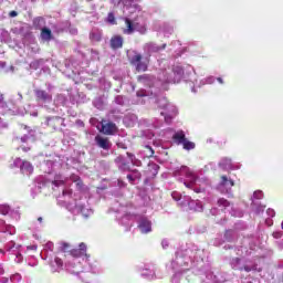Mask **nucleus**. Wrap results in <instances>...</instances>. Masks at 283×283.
<instances>
[{
	"instance_id": "nucleus-1",
	"label": "nucleus",
	"mask_w": 283,
	"mask_h": 283,
	"mask_svg": "<svg viewBox=\"0 0 283 283\" xmlns=\"http://www.w3.org/2000/svg\"><path fill=\"white\" fill-rule=\"evenodd\" d=\"M114 6L124 4L130 18H125L126 29L124 34H133L136 30L137 32L145 31V19L143 18V11L140 6L134 2V0H112Z\"/></svg>"
},
{
	"instance_id": "nucleus-2",
	"label": "nucleus",
	"mask_w": 283,
	"mask_h": 283,
	"mask_svg": "<svg viewBox=\"0 0 283 283\" xmlns=\"http://www.w3.org/2000/svg\"><path fill=\"white\" fill-rule=\"evenodd\" d=\"M175 176H185V179L180 178L179 180L184 182L187 189H193L196 182H198V176L191 171L187 166H182L180 169L175 170Z\"/></svg>"
},
{
	"instance_id": "nucleus-3",
	"label": "nucleus",
	"mask_w": 283,
	"mask_h": 283,
	"mask_svg": "<svg viewBox=\"0 0 283 283\" xmlns=\"http://www.w3.org/2000/svg\"><path fill=\"white\" fill-rule=\"evenodd\" d=\"M182 74L185 71L180 66H176L171 72L161 71L158 74V80L163 83H180V78H182Z\"/></svg>"
},
{
	"instance_id": "nucleus-4",
	"label": "nucleus",
	"mask_w": 283,
	"mask_h": 283,
	"mask_svg": "<svg viewBox=\"0 0 283 283\" xmlns=\"http://www.w3.org/2000/svg\"><path fill=\"white\" fill-rule=\"evenodd\" d=\"M158 105L164 109L161 112V116L165 117L166 123H171V118H174V116H176L178 112L176 106L172 104H169V102H167V98L165 97L158 101Z\"/></svg>"
},
{
	"instance_id": "nucleus-5",
	"label": "nucleus",
	"mask_w": 283,
	"mask_h": 283,
	"mask_svg": "<svg viewBox=\"0 0 283 283\" xmlns=\"http://www.w3.org/2000/svg\"><path fill=\"white\" fill-rule=\"evenodd\" d=\"M174 140H176L177 145H182L184 149L188 151L196 149V144L185 138V132L182 130H179L174 135Z\"/></svg>"
},
{
	"instance_id": "nucleus-6",
	"label": "nucleus",
	"mask_w": 283,
	"mask_h": 283,
	"mask_svg": "<svg viewBox=\"0 0 283 283\" xmlns=\"http://www.w3.org/2000/svg\"><path fill=\"white\" fill-rule=\"evenodd\" d=\"M130 63L136 66L137 72H147V62H143V55L135 54Z\"/></svg>"
},
{
	"instance_id": "nucleus-7",
	"label": "nucleus",
	"mask_w": 283,
	"mask_h": 283,
	"mask_svg": "<svg viewBox=\"0 0 283 283\" xmlns=\"http://www.w3.org/2000/svg\"><path fill=\"white\" fill-rule=\"evenodd\" d=\"M14 165L15 167H20L22 174H25L27 176H30V174L34 171V167H32V164H30L29 161H23L21 160V158H17L14 160Z\"/></svg>"
},
{
	"instance_id": "nucleus-8",
	"label": "nucleus",
	"mask_w": 283,
	"mask_h": 283,
	"mask_svg": "<svg viewBox=\"0 0 283 283\" xmlns=\"http://www.w3.org/2000/svg\"><path fill=\"white\" fill-rule=\"evenodd\" d=\"M186 200L181 201V207H189L192 211H202V203L200 201L191 200V197H185Z\"/></svg>"
},
{
	"instance_id": "nucleus-9",
	"label": "nucleus",
	"mask_w": 283,
	"mask_h": 283,
	"mask_svg": "<svg viewBox=\"0 0 283 283\" xmlns=\"http://www.w3.org/2000/svg\"><path fill=\"white\" fill-rule=\"evenodd\" d=\"M235 185L232 179H228L227 176L221 177V181L219 184V189L222 193H229L231 191V187Z\"/></svg>"
},
{
	"instance_id": "nucleus-10",
	"label": "nucleus",
	"mask_w": 283,
	"mask_h": 283,
	"mask_svg": "<svg viewBox=\"0 0 283 283\" xmlns=\"http://www.w3.org/2000/svg\"><path fill=\"white\" fill-rule=\"evenodd\" d=\"M165 48H167V44H163L161 46H159L154 42H149L144 45V50L147 54H154V52H160V50H165Z\"/></svg>"
},
{
	"instance_id": "nucleus-11",
	"label": "nucleus",
	"mask_w": 283,
	"mask_h": 283,
	"mask_svg": "<svg viewBox=\"0 0 283 283\" xmlns=\"http://www.w3.org/2000/svg\"><path fill=\"white\" fill-rule=\"evenodd\" d=\"M95 143L97 146L101 147V149H112V142H109V139L107 137H103L101 135H97L95 137Z\"/></svg>"
},
{
	"instance_id": "nucleus-12",
	"label": "nucleus",
	"mask_w": 283,
	"mask_h": 283,
	"mask_svg": "<svg viewBox=\"0 0 283 283\" xmlns=\"http://www.w3.org/2000/svg\"><path fill=\"white\" fill-rule=\"evenodd\" d=\"M71 255H73V258H87V245L80 243V248L72 250Z\"/></svg>"
},
{
	"instance_id": "nucleus-13",
	"label": "nucleus",
	"mask_w": 283,
	"mask_h": 283,
	"mask_svg": "<svg viewBox=\"0 0 283 283\" xmlns=\"http://www.w3.org/2000/svg\"><path fill=\"white\" fill-rule=\"evenodd\" d=\"M34 94L39 101H43V103H52V94L43 90H35Z\"/></svg>"
},
{
	"instance_id": "nucleus-14",
	"label": "nucleus",
	"mask_w": 283,
	"mask_h": 283,
	"mask_svg": "<svg viewBox=\"0 0 283 283\" xmlns=\"http://www.w3.org/2000/svg\"><path fill=\"white\" fill-rule=\"evenodd\" d=\"M138 228L142 231V233H150L151 221L147 220L146 218H142L139 220Z\"/></svg>"
},
{
	"instance_id": "nucleus-15",
	"label": "nucleus",
	"mask_w": 283,
	"mask_h": 283,
	"mask_svg": "<svg viewBox=\"0 0 283 283\" xmlns=\"http://www.w3.org/2000/svg\"><path fill=\"white\" fill-rule=\"evenodd\" d=\"M74 211L75 213H82L84 218H90L94 213L92 209L85 208L83 205H76Z\"/></svg>"
},
{
	"instance_id": "nucleus-16",
	"label": "nucleus",
	"mask_w": 283,
	"mask_h": 283,
	"mask_svg": "<svg viewBox=\"0 0 283 283\" xmlns=\"http://www.w3.org/2000/svg\"><path fill=\"white\" fill-rule=\"evenodd\" d=\"M101 132L103 134H106L107 136H112V134H114V132H116V124H114V123L102 124Z\"/></svg>"
},
{
	"instance_id": "nucleus-17",
	"label": "nucleus",
	"mask_w": 283,
	"mask_h": 283,
	"mask_svg": "<svg viewBox=\"0 0 283 283\" xmlns=\"http://www.w3.org/2000/svg\"><path fill=\"white\" fill-rule=\"evenodd\" d=\"M111 48L113 50H118L123 48V38L120 35H116L111 39Z\"/></svg>"
},
{
	"instance_id": "nucleus-18",
	"label": "nucleus",
	"mask_w": 283,
	"mask_h": 283,
	"mask_svg": "<svg viewBox=\"0 0 283 283\" xmlns=\"http://www.w3.org/2000/svg\"><path fill=\"white\" fill-rule=\"evenodd\" d=\"M0 232L10 233V235H13L14 227L6 224V221L0 219Z\"/></svg>"
},
{
	"instance_id": "nucleus-19",
	"label": "nucleus",
	"mask_w": 283,
	"mask_h": 283,
	"mask_svg": "<svg viewBox=\"0 0 283 283\" xmlns=\"http://www.w3.org/2000/svg\"><path fill=\"white\" fill-rule=\"evenodd\" d=\"M102 38L103 33L98 30H93L90 34V39L91 41H93V43H98V41H101Z\"/></svg>"
},
{
	"instance_id": "nucleus-20",
	"label": "nucleus",
	"mask_w": 283,
	"mask_h": 283,
	"mask_svg": "<svg viewBox=\"0 0 283 283\" xmlns=\"http://www.w3.org/2000/svg\"><path fill=\"white\" fill-rule=\"evenodd\" d=\"M41 38H42V41H51L52 40V31L48 28L42 29Z\"/></svg>"
},
{
	"instance_id": "nucleus-21",
	"label": "nucleus",
	"mask_w": 283,
	"mask_h": 283,
	"mask_svg": "<svg viewBox=\"0 0 283 283\" xmlns=\"http://www.w3.org/2000/svg\"><path fill=\"white\" fill-rule=\"evenodd\" d=\"M219 165L222 167V169H233V165L229 158H223Z\"/></svg>"
},
{
	"instance_id": "nucleus-22",
	"label": "nucleus",
	"mask_w": 283,
	"mask_h": 283,
	"mask_svg": "<svg viewBox=\"0 0 283 283\" xmlns=\"http://www.w3.org/2000/svg\"><path fill=\"white\" fill-rule=\"evenodd\" d=\"M53 185L55 187H61V185H65V178L62 177L61 175H55L54 180H53Z\"/></svg>"
},
{
	"instance_id": "nucleus-23",
	"label": "nucleus",
	"mask_w": 283,
	"mask_h": 283,
	"mask_svg": "<svg viewBox=\"0 0 283 283\" xmlns=\"http://www.w3.org/2000/svg\"><path fill=\"white\" fill-rule=\"evenodd\" d=\"M252 198H253L252 203L255 205V200H262V198H264V193H262V191H260V190L254 191Z\"/></svg>"
},
{
	"instance_id": "nucleus-24",
	"label": "nucleus",
	"mask_w": 283,
	"mask_h": 283,
	"mask_svg": "<svg viewBox=\"0 0 283 283\" xmlns=\"http://www.w3.org/2000/svg\"><path fill=\"white\" fill-rule=\"evenodd\" d=\"M0 213L2 216H8V213H10V206L1 205L0 206Z\"/></svg>"
},
{
	"instance_id": "nucleus-25",
	"label": "nucleus",
	"mask_w": 283,
	"mask_h": 283,
	"mask_svg": "<svg viewBox=\"0 0 283 283\" xmlns=\"http://www.w3.org/2000/svg\"><path fill=\"white\" fill-rule=\"evenodd\" d=\"M231 203L227 199H219L218 200V206L223 207V209H227Z\"/></svg>"
},
{
	"instance_id": "nucleus-26",
	"label": "nucleus",
	"mask_w": 283,
	"mask_h": 283,
	"mask_svg": "<svg viewBox=\"0 0 283 283\" xmlns=\"http://www.w3.org/2000/svg\"><path fill=\"white\" fill-rule=\"evenodd\" d=\"M127 156H128V158H129L132 165H139L140 161L137 160V158L134 156V154L127 153Z\"/></svg>"
},
{
	"instance_id": "nucleus-27",
	"label": "nucleus",
	"mask_w": 283,
	"mask_h": 283,
	"mask_svg": "<svg viewBox=\"0 0 283 283\" xmlns=\"http://www.w3.org/2000/svg\"><path fill=\"white\" fill-rule=\"evenodd\" d=\"M136 178H140V174L135 172V175H127V179L129 180V182H134V180H136Z\"/></svg>"
},
{
	"instance_id": "nucleus-28",
	"label": "nucleus",
	"mask_w": 283,
	"mask_h": 283,
	"mask_svg": "<svg viewBox=\"0 0 283 283\" xmlns=\"http://www.w3.org/2000/svg\"><path fill=\"white\" fill-rule=\"evenodd\" d=\"M171 196H172L174 200H176L177 202L182 200V195H180V192L175 191L171 193Z\"/></svg>"
},
{
	"instance_id": "nucleus-29",
	"label": "nucleus",
	"mask_w": 283,
	"mask_h": 283,
	"mask_svg": "<svg viewBox=\"0 0 283 283\" xmlns=\"http://www.w3.org/2000/svg\"><path fill=\"white\" fill-rule=\"evenodd\" d=\"M45 251H54V243L48 242L44 245Z\"/></svg>"
},
{
	"instance_id": "nucleus-30",
	"label": "nucleus",
	"mask_w": 283,
	"mask_h": 283,
	"mask_svg": "<svg viewBox=\"0 0 283 283\" xmlns=\"http://www.w3.org/2000/svg\"><path fill=\"white\" fill-rule=\"evenodd\" d=\"M107 21H108V23H112V24L116 23V20H115V18H114V13H109V14H108Z\"/></svg>"
},
{
	"instance_id": "nucleus-31",
	"label": "nucleus",
	"mask_w": 283,
	"mask_h": 283,
	"mask_svg": "<svg viewBox=\"0 0 283 283\" xmlns=\"http://www.w3.org/2000/svg\"><path fill=\"white\" fill-rule=\"evenodd\" d=\"M70 249V243L62 242L61 243V251H67Z\"/></svg>"
},
{
	"instance_id": "nucleus-32",
	"label": "nucleus",
	"mask_w": 283,
	"mask_h": 283,
	"mask_svg": "<svg viewBox=\"0 0 283 283\" xmlns=\"http://www.w3.org/2000/svg\"><path fill=\"white\" fill-rule=\"evenodd\" d=\"M54 262H55L57 269H61L63 266V260L55 258Z\"/></svg>"
},
{
	"instance_id": "nucleus-33",
	"label": "nucleus",
	"mask_w": 283,
	"mask_h": 283,
	"mask_svg": "<svg viewBox=\"0 0 283 283\" xmlns=\"http://www.w3.org/2000/svg\"><path fill=\"white\" fill-rule=\"evenodd\" d=\"M180 282V273H176L174 276H172V283H179Z\"/></svg>"
},
{
	"instance_id": "nucleus-34",
	"label": "nucleus",
	"mask_w": 283,
	"mask_h": 283,
	"mask_svg": "<svg viewBox=\"0 0 283 283\" xmlns=\"http://www.w3.org/2000/svg\"><path fill=\"white\" fill-rule=\"evenodd\" d=\"M266 214L270 216V218H275V210L273 209H268Z\"/></svg>"
},
{
	"instance_id": "nucleus-35",
	"label": "nucleus",
	"mask_w": 283,
	"mask_h": 283,
	"mask_svg": "<svg viewBox=\"0 0 283 283\" xmlns=\"http://www.w3.org/2000/svg\"><path fill=\"white\" fill-rule=\"evenodd\" d=\"M15 262H17L18 264H20V262H23V255H21V253H18V254L15 255Z\"/></svg>"
},
{
	"instance_id": "nucleus-36",
	"label": "nucleus",
	"mask_w": 283,
	"mask_h": 283,
	"mask_svg": "<svg viewBox=\"0 0 283 283\" xmlns=\"http://www.w3.org/2000/svg\"><path fill=\"white\" fill-rule=\"evenodd\" d=\"M146 149L148 151V154H147L148 158H151V156H154V149H151V147H149V146H146Z\"/></svg>"
},
{
	"instance_id": "nucleus-37",
	"label": "nucleus",
	"mask_w": 283,
	"mask_h": 283,
	"mask_svg": "<svg viewBox=\"0 0 283 283\" xmlns=\"http://www.w3.org/2000/svg\"><path fill=\"white\" fill-rule=\"evenodd\" d=\"M115 103H117V105H123V103H124L123 96H117L115 98Z\"/></svg>"
},
{
	"instance_id": "nucleus-38",
	"label": "nucleus",
	"mask_w": 283,
	"mask_h": 283,
	"mask_svg": "<svg viewBox=\"0 0 283 283\" xmlns=\"http://www.w3.org/2000/svg\"><path fill=\"white\" fill-rule=\"evenodd\" d=\"M8 127V123H6L1 117H0V129H4Z\"/></svg>"
},
{
	"instance_id": "nucleus-39",
	"label": "nucleus",
	"mask_w": 283,
	"mask_h": 283,
	"mask_svg": "<svg viewBox=\"0 0 283 283\" xmlns=\"http://www.w3.org/2000/svg\"><path fill=\"white\" fill-rule=\"evenodd\" d=\"M41 63V61H34L31 63V67H33V70H36L39 67V64Z\"/></svg>"
},
{
	"instance_id": "nucleus-40",
	"label": "nucleus",
	"mask_w": 283,
	"mask_h": 283,
	"mask_svg": "<svg viewBox=\"0 0 283 283\" xmlns=\"http://www.w3.org/2000/svg\"><path fill=\"white\" fill-rule=\"evenodd\" d=\"M161 245H163V249H167V247H169V241L163 240Z\"/></svg>"
},
{
	"instance_id": "nucleus-41",
	"label": "nucleus",
	"mask_w": 283,
	"mask_h": 283,
	"mask_svg": "<svg viewBox=\"0 0 283 283\" xmlns=\"http://www.w3.org/2000/svg\"><path fill=\"white\" fill-rule=\"evenodd\" d=\"M265 207L261 206L260 208H255L254 211L255 213H260V211H264Z\"/></svg>"
},
{
	"instance_id": "nucleus-42",
	"label": "nucleus",
	"mask_w": 283,
	"mask_h": 283,
	"mask_svg": "<svg viewBox=\"0 0 283 283\" xmlns=\"http://www.w3.org/2000/svg\"><path fill=\"white\" fill-rule=\"evenodd\" d=\"M265 224H268V227H272L273 226V220L266 219Z\"/></svg>"
},
{
	"instance_id": "nucleus-43",
	"label": "nucleus",
	"mask_w": 283,
	"mask_h": 283,
	"mask_svg": "<svg viewBox=\"0 0 283 283\" xmlns=\"http://www.w3.org/2000/svg\"><path fill=\"white\" fill-rule=\"evenodd\" d=\"M63 196H72V190H64Z\"/></svg>"
},
{
	"instance_id": "nucleus-44",
	"label": "nucleus",
	"mask_w": 283,
	"mask_h": 283,
	"mask_svg": "<svg viewBox=\"0 0 283 283\" xmlns=\"http://www.w3.org/2000/svg\"><path fill=\"white\" fill-rule=\"evenodd\" d=\"M28 135H24L22 138H21V140H22V143H28Z\"/></svg>"
},
{
	"instance_id": "nucleus-45",
	"label": "nucleus",
	"mask_w": 283,
	"mask_h": 283,
	"mask_svg": "<svg viewBox=\"0 0 283 283\" xmlns=\"http://www.w3.org/2000/svg\"><path fill=\"white\" fill-rule=\"evenodd\" d=\"M41 23V22H43V18H36L35 20H34V23Z\"/></svg>"
},
{
	"instance_id": "nucleus-46",
	"label": "nucleus",
	"mask_w": 283,
	"mask_h": 283,
	"mask_svg": "<svg viewBox=\"0 0 283 283\" xmlns=\"http://www.w3.org/2000/svg\"><path fill=\"white\" fill-rule=\"evenodd\" d=\"M243 269L247 273L251 272V268L249 265H245Z\"/></svg>"
},
{
	"instance_id": "nucleus-47",
	"label": "nucleus",
	"mask_w": 283,
	"mask_h": 283,
	"mask_svg": "<svg viewBox=\"0 0 283 283\" xmlns=\"http://www.w3.org/2000/svg\"><path fill=\"white\" fill-rule=\"evenodd\" d=\"M206 82L209 83V84L213 83V77H208V78L206 80Z\"/></svg>"
},
{
	"instance_id": "nucleus-48",
	"label": "nucleus",
	"mask_w": 283,
	"mask_h": 283,
	"mask_svg": "<svg viewBox=\"0 0 283 283\" xmlns=\"http://www.w3.org/2000/svg\"><path fill=\"white\" fill-rule=\"evenodd\" d=\"M118 186L119 187H125V182H123V180L118 179Z\"/></svg>"
},
{
	"instance_id": "nucleus-49",
	"label": "nucleus",
	"mask_w": 283,
	"mask_h": 283,
	"mask_svg": "<svg viewBox=\"0 0 283 283\" xmlns=\"http://www.w3.org/2000/svg\"><path fill=\"white\" fill-rule=\"evenodd\" d=\"M10 17H17V11H11Z\"/></svg>"
},
{
	"instance_id": "nucleus-50",
	"label": "nucleus",
	"mask_w": 283,
	"mask_h": 283,
	"mask_svg": "<svg viewBox=\"0 0 283 283\" xmlns=\"http://www.w3.org/2000/svg\"><path fill=\"white\" fill-rule=\"evenodd\" d=\"M12 247H14V242L11 241V245L8 248V251H10V249H12Z\"/></svg>"
},
{
	"instance_id": "nucleus-51",
	"label": "nucleus",
	"mask_w": 283,
	"mask_h": 283,
	"mask_svg": "<svg viewBox=\"0 0 283 283\" xmlns=\"http://www.w3.org/2000/svg\"><path fill=\"white\" fill-rule=\"evenodd\" d=\"M137 96H145V93L137 92Z\"/></svg>"
},
{
	"instance_id": "nucleus-52",
	"label": "nucleus",
	"mask_w": 283,
	"mask_h": 283,
	"mask_svg": "<svg viewBox=\"0 0 283 283\" xmlns=\"http://www.w3.org/2000/svg\"><path fill=\"white\" fill-rule=\"evenodd\" d=\"M19 99L22 101L23 99V95H21V93L18 94Z\"/></svg>"
},
{
	"instance_id": "nucleus-53",
	"label": "nucleus",
	"mask_w": 283,
	"mask_h": 283,
	"mask_svg": "<svg viewBox=\"0 0 283 283\" xmlns=\"http://www.w3.org/2000/svg\"><path fill=\"white\" fill-rule=\"evenodd\" d=\"M30 249H32V251H36V245H32Z\"/></svg>"
},
{
	"instance_id": "nucleus-54",
	"label": "nucleus",
	"mask_w": 283,
	"mask_h": 283,
	"mask_svg": "<svg viewBox=\"0 0 283 283\" xmlns=\"http://www.w3.org/2000/svg\"><path fill=\"white\" fill-rule=\"evenodd\" d=\"M0 107H3V99L0 98Z\"/></svg>"
},
{
	"instance_id": "nucleus-55",
	"label": "nucleus",
	"mask_w": 283,
	"mask_h": 283,
	"mask_svg": "<svg viewBox=\"0 0 283 283\" xmlns=\"http://www.w3.org/2000/svg\"><path fill=\"white\" fill-rule=\"evenodd\" d=\"M196 193H200L201 189H195Z\"/></svg>"
},
{
	"instance_id": "nucleus-56",
	"label": "nucleus",
	"mask_w": 283,
	"mask_h": 283,
	"mask_svg": "<svg viewBox=\"0 0 283 283\" xmlns=\"http://www.w3.org/2000/svg\"><path fill=\"white\" fill-rule=\"evenodd\" d=\"M38 221H39V222H43V218H41V217L38 218Z\"/></svg>"
},
{
	"instance_id": "nucleus-57",
	"label": "nucleus",
	"mask_w": 283,
	"mask_h": 283,
	"mask_svg": "<svg viewBox=\"0 0 283 283\" xmlns=\"http://www.w3.org/2000/svg\"><path fill=\"white\" fill-rule=\"evenodd\" d=\"M218 81H219L220 83H223L222 77H218Z\"/></svg>"
},
{
	"instance_id": "nucleus-58",
	"label": "nucleus",
	"mask_w": 283,
	"mask_h": 283,
	"mask_svg": "<svg viewBox=\"0 0 283 283\" xmlns=\"http://www.w3.org/2000/svg\"><path fill=\"white\" fill-rule=\"evenodd\" d=\"M73 180L76 182V180H78V177H73Z\"/></svg>"
},
{
	"instance_id": "nucleus-59",
	"label": "nucleus",
	"mask_w": 283,
	"mask_h": 283,
	"mask_svg": "<svg viewBox=\"0 0 283 283\" xmlns=\"http://www.w3.org/2000/svg\"><path fill=\"white\" fill-rule=\"evenodd\" d=\"M235 262H240V259H235Z\"/></svg>"
},
{
	"instance_id": "nucleus-60",
	"label": "nucleus",
	"mask_w": 283,
	"mask_h": 283,
	"mask_svg": "<svg viewBox=\"0 0 283 283\" xmlns=\"http://www.w3.org/2000/svg\"><path fill=\"white\" fill-rule=\"evenodd\" d=\"M117 160H122V157H118Z\"/></svg>"
},
{
	"instance_id": "nucleus-61",
	"label": "nucleus",
	"mask_w": 283,
	"mask_h": 283,
	"mask_svg": "<svg viewBox=\"0 0 283 283\" xmlns=\"http://www.w3.org/2000/svg\"><path fill=\"white\" fill-rule=\"evenodd\" d=\"M232 268H233V269H238V266H235V265H233Z\"/></svg>"
},
{
	"instance_id": "nucleus-62",
	"label": "nucleus",
	"mask_w": 283,
	"mask_h": 283,
	"mask_svg": "<svg viewBox=\"0 0 283 283\" xmlns=\"http://www.w3.org/2000/svg\"><path fill=\"white\" fill-rule=\"evenodd\" d=\"M24 151H28V149L23 148Z\"/></svg>"
},
{
	"instance_id": "nucleus-63",
	"label": "nucleus",
	"mask_w": 283,
	"mask_h": 283,
	"mask_svg": "<svg viewBox=\"0 0 283 283\" xmlns=\"http://www.w3.org/2000/svg\"><path fill=\"white\" fill-rule=\"evenodd\" d=\"M87 1H92V0H87Z\"/></svg>"
}]
</instances>
